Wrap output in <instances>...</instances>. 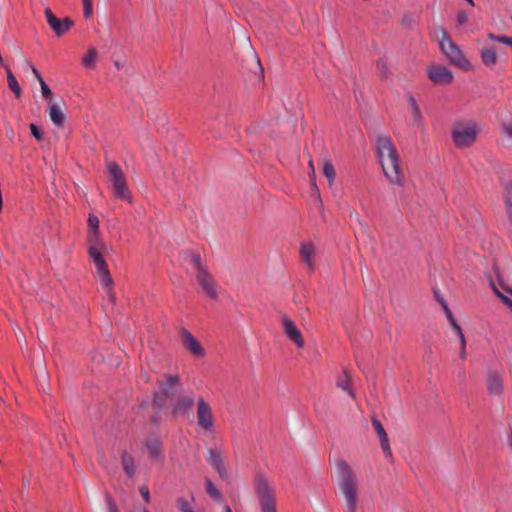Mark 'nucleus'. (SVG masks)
<instances>
[{
  "label": "nucleus",
  "instance_id": "nucleus-1",
  "mask_svg": "<svg viewBox=\"0 0 512 512\" xmlns=\"http://www.w3.org/2000/svg\"><path fill=\"white\" fill-rule=\"evenodd\" d=\"M88 226L90 228L88 236V254L93 261L98 279L103 288L107 290V296L110 300L114 299L111 292L113 279L109 273L103 254L107 252L108 246L99 234V219L97 216L90 214L88 217Z\"/></svg>",
  "mask_w": 512,
  "mask_h": 512
},
{
  "label": "nucleus",
  "instance_id": "nucleus-2",
  "mask_svg": "<svg viewBox=\"0 0 512 512\" xmlns=\"http://www.w3.org/2000/svg\"><path fill=\"white\" fill-rule=\"evenodd\" d=\"M376 149L386 179L393 185L403 187L405 185L404 172L400 164L399 154L391 138L383 135L378 136Z\"/></svg>",
  "mask_w": 512,
  "mask_h": 512
},
{
  "label": "nucleus",
  "instance_id": "nucleus-3",
  "mask_svg": "<svg viewBox=\"0 0 512 512\" xmlns=\"http://www.w3.org/2000/svg\"><path fill=\"white\" fill-rule=\"evenodd\" d=\"M338 486L345 500L347 512H357L359 481L351 467L344 460L336 463Z\"/></svg>",
  "mask_w": 512,
  "mask_h": 512
},
{
  "label": "nucleus",
  "instance_id": "nucleus-4",
  "mask_svg": "<svg viewBox=\"0 0 512 512\" xmlns=\"http://www.w3.org/2000/svg\"><path fill=\"white\" fill-rule=\"evenodd\" d=\"M479 132L480 127L475 121H459L452 127L451 139L457 148H469L476 142Z\"/></svg>",
  "mask_w": 512,
  "mask_h": 512
},
{
  "label": "nucleus",
  "instance_id": "nucleus-5",
  "mask_svg": "<svg viewBox=\"0 0 512 512\" xmlns=\"http://www.w3.org/2000/svg\"><path fill=\"white\" fill-rule=\"evenodd\" d=\"M442 38L439 40V47L442 53L449 59V61L463 70H470L471 64L464 56L460 47L455 44L445 29L440 30Z\"/></svg>",
  "mask_w": 512,
  "mask_h": 512
},
{
  "label": "nucleus",
  "instance_id": "nucleus-6",
  "mask_svg": "<svg viewBox=\"0 0 512 512\" xmlns=\"http://www.w3.org/2000/svg\"><path fill=\"white\" fill-rule=\"evenodd\" d=\"M106 170L107 177L112 185L114 194L122 200L131 201L126 179L119 165L113 161H106Z\"/></svg>",
  "mask_w": 512,
  "mask_h": 512
},
{
  "label": "nucleus",
  "instance_id": "nucleus-7",
  "mask_svg": "<svg viewBox=\"0 0 512 512\" xmlns=\"http://www.w3.org/2000/svg\"><path fill=\"white\" fill-rule=\"evenodd\" d=\"M158 386L159 390L154 394L153 403L161 408L174 395L175 391L181 388V383L178 376L166 374L162 380H158Z\"/></svg>",
  "mask_w": 512,
  "mask_h": 512
},
{
  "label": "nucleus",
  "instance_id": "nucleus-8",
  "mask_svg": "<svg viewBox=\"0 0 512 512\" xmlns=\"http://www.w3.org/2000/svg\"><path fill=\"white\" fill-rule=\"evenodd\" d=\"M261 512H276V500L272 487L263 478H258L255 485Z\"/></svg>",
  "mask_w": 512,
  "mask_h": 512
},
{
  "label": "nucleus",
  "instance_id": "nucleus-9",
  "mask_svg": "<svg viewBox=\"0 0 512 512\" xmlns=\"http://www.w3.org/2000/svg\"><path fill=\"white\" fill-rule=\"evenodd\" d=\"M196 417L198 426L206 431L212 432L215 428V417L211 405L203 398L199 397L196 402Z\"/></svg>",
  "mask_w": 512,
  "mask_h": 512
},
{
  "label": "nucleus",
  "instance_id": "nucleus-10",
  "mask_svg": "<svg viewBox=\"0 0 512 512\" xmlns=\"http://www.w3.org/2000/svg\"><path fill=\"white\" fill-rule=\"evenodd\" d=\"M281 324L283 332L287 338L293 342L297 348H303L305 344L304 338L301 331L297 328L295 322L287 315H283L281 318Z\"/></svg>",
  "mask_w": 512,
  "mask_h": 512
},
{
  "label": "nucleus",
  "instance_id": "nucleus-11",
  "mask_svg": "<svg viewBox=\"0 0 512 512\" xmlns=\"http://www.w3.org/2000/svg\"><path fill=\"white\" fill-rule=\"evenodd\" d=\"M429 79L437 85H448L453 81V73L442 65H431L427 68Z\"/></svg>",
  "mask_w": 512,
  "mask_h": 512
},
{
  "label": "nucleus",
  "instance_id": "nucleus-12",
  "mask_svg": "<svg viewBox=\"0 0 512 512\" xmlns=\"http://www.w3.org/2000/svg\"><path fill=\"white\" fill-rule=\"evenodd\" d=\"M45 17L47 23L57 36H62L67 33L74 24L70 18H57L49 8L45 9Z\"/></svg>",
  "mask_w": 512,
  "mask_h": 512
},
{
  "label": "nucleus",
  "instance_id": "nucleus-13",
  "mask_svg": "<svg viewBox=\"0 0 512 512\" xmlns=\"http://www.w3.org/2000/svg\"><path fill=\"white\" fill-rule=\"evenodd\" d=\"M207 462L218 472L222 479H226L228 476L227 468L225 466L222 451L217 448H210L207 450L206 455Z\"/></svg>",
  "mask_w": 512,
  "mask_h": 512
},
{
  "label": "nucleus",
  "instance_id": "nucleus-14",
  "mask_svg": "<svg viewBox=\"0 0 512 512\" xmlns=\"http://www.w3.org/2000/svg\"><path fill=\"white\" fill-rule=\"evenodd\" d=\"M182 344L184 348L195 357H203L205 351L199 341L187 330H181Z\"/></svg>",
  "mask_w": 512,
  "mask_h": 512
},
{
  "label": "nucleus",
  "instance_id": "nucleus-15",
  "mask_svg": "<svg viewBox=\"0 0 512 512\" xmlns=\"http://www.w3.org/2000/svg\"><path fill=\"white\" fill-rule=\"evenodd\" d=\"M195 403L193 393L178 396L172 404L171 412L174 416L184 415L190 411Z\"/></svg>",
  "mask_w": 512,
  "mask_h": 512
},
{
  "label": "nucleus",
  "instance_id": "nucleus-16",
  "mask_svg": "<svg viewBox=\"0 0 512 512\" xmlns=\"http://www.w3.org/2000/svg\"><path fill=\"white\" fill-rule=\"evenodd\" d=\"M196 278L198 283L202 287L203 291L208 297L212 299L217 298V290L214 279L211 277V275L207 272L206 269H200V271L196 273Z\"/></svg>",
  "mask_w": 512,
  "mask_h": 512
},
{
  "label": "nucleus",
  "instance_id": "nucleus-17",
  "mask_svg": "<svg viewBox=\"0 0 512 512\" xmlns=\"http://www.w3.org/2000/svg\"><path fill=\"white\" fill-rule=\"evenodd\" d=\"M486 385L491 396H501L503 393V379L496 371H488Z\"/></svg>",
  "mask_w": 512,
  "mask_h": 512
},
{
  "label": "nucleus",
  "instance_id": "nucleus-18",
  "mask_svg": "<svg viewBox=\"0 0 512 512\" xmlns=\"http://www.w3.org/2000/svg\"><path fill=\"white\" fill-rule=\"evenodd\" d=\"M372 425L379 437V440H380V446L384 452V454L387 456V457H391L392 456V451H391V448H390V445H389V440H388V436H387V433L383 427V425L381 424V422L376 419V418H373L372 419Z\"/></svg>",
  "mask_w": 512,
  "mask_h": 512
},
{
  "label": "nucleus",
  "instance_id": "nucleus-19",
  "mask_svg": "<svg viewBox=\"0 0 512 512\" xmlns=\"http://www.w3.org/2000/svg\"><path fill=\"white\" fill-rule=\"evenodd\" d=\"M121 463L125 474L129 478H134L136 474V465L134 457L126 450L121 452Z\"/></svg>",
  "mask_w": 512,
  "mask_h": 512
},
{
  "label": "nucleus",
  "instance_id": "nucleus-20",
  "mask_svg": "<svg viewBox=\"0 0 512 512\" xmlns=\"http://www.w3.org/2000/svg\"><path fill=\"white\" fill-rule=\"evenodd\" d=\"M300 255L302 260L305 262L309 269H313L314 267V255H315V246L308 242L302 243L300 248Z\"/></svg>",
  "mask_w": 512,
  "mask_h": 512
},
{
  "label": "nucleus",
  "instance_id": "nucleus-21",
  "mask_svg": "<svg viewBox=\"0 0 512 512\" xmlns=\"http://www.w3.org/2000/svg\"><path fill=\"white\" fill-rule=\"evenodd\" d=\"M48 114L54 125L57 127H62L64 125L65 115L62 109L56 103H49Z\"/></svg>",
  "mask_w": 512,
  "mask_h": 512
},
{
  "label": "nucleus",
  "instance_id": "nucleus-22",
  "mask_svg": "<svg viewBox=\"0 0 512 512\" xmlns=\"http://www.w3.org/2000/svg\"><path fill=\"white\" fill-rule=\"evenodd\" d=\"M146 447L149 452V456L154 460H160L163 458L161 442L159 439L153 438L146 442Z\"/></svg>",
  "mask_w": 512,
  "mask_h": 512
},
{
  "label": "nucleus",
  "instance_id": "nucleus-23",
  "mask_svg": "<svg viewBox=\"0 0 512 512\" xmlns=\"http://www.w3.org/2000/svg\"><path fill=\"white\" fill-rule=\"evenodd\" d=\"M491 287L494 293L512 310V299L509 297L512 295V289L502 286L503 291H501L493 282H491Z\"/></svg>",
  "mask_w": 512,
  "mask_h": 512
},
{
  "label": "nucleus",
  "instance_id": "nucleus-24",
  "mask_svg": "<svg viewBox=\"0 0 512 512\" xmlns=\"http://www.w3.org/2000/svg\"><path fill=\"white\" fill-rule=\"evenodd\" d=\"M480 56L482 62L488 67L494 66L497 62V54L494 48H484Z\"/></svg>",
  "mask_w": 512,
  "mask_h": 512
},
{
  "label": "nucleus",
  "instance_id": "nucleus-25",
  "mask_svg": "<svg viewBox=\"0 0 512 512\" xmlns=\"http://www.w3.org/2000/svg\"><path fill=\"white\" fill-rule=\"evenodd\" d=\"M7 72V81H8V87L9 89L15 94L16 97H19L21 95V88L20 85L16 79V77L13 75L11 70L8 66H4Z\"/></svg>",
  "mask_w": 512,
  "mask_h": 512
},
{
  "label": "nucleus",
  "instance_id": "nucleus-26",
  "mask_svg": "<svg viewBox=\"0 0 512 512\" xmlns=\"http://www.w3.org/2000/svg\"><path fill=\"white\" fill-rule=\"evenodd\" d=\"M183 258L185 261H188L197 272L200 271V269H205L198 254L187 251L183 254Z\"/></svg>",
  "mask_w": 512,
  "mask_h": 512
},
{
  "label": "nucleus",
  "instance_id": "nucleus-27",
  "mask_svg": "<svg viewBox=\"0 0 512 512\" xmlns=\"http://www.w3.org/2000/svg\"><path fill=\"white\" fill-rule=\"evenodd\" d=\"M205 486L206 491L209 494V496L214 499L215 501H221L222 500V494L220 491L216 488V486L211 482L210 479L205 480Z\"/></svg>",
  "mask_w": 512,
  "mask_h": 512
},
{
  "label": "nucleus",
  "instance_id": "nucleus-28",
  "mask_svg": "<svg viewBox=\"0 0 512 512\" xmlns=\"http://www.w3.org/2000/svg\"><path fill=\"white\" fill-rule=\"evenodd\" d=\"M97 58V51L94 48H90L87 54L82 59V64L85 67H94Z\"/></svg>",
  "mask_w": 512,
  "mask_h": 512
},
{
  "label": "nucleus",
  "instance_id": "nucleus-29",
  "mask_svg": "<svg viewBox=\"0 0 512 512\" xmlns=\"http://www.w3.org/2000/svg\"><path fill=\"white\" fill-rule=\"evenodd\" d=\"M323 174L331 185L335 179V169L330 161H325L323 165Z\"/></svg>",
  "mask_w": 512,
  "mask_h": 512
},
{
  "label": "nucleus",
  "instance_id": "nucleus-30",
  "mask_svg": "<svg viewBox=\"0 0 512 512\" xmlns=\"http://www.w3.org/2000/svg\"><path fill=\"white\" fill-rule=\"evenodd\" d=\"M176 504L180 512H194L193 507L189 501L183 497H179L176 500Z\"/></svg>",
  "mask_w": 512,
  "mask_h": 512
},
{
  "label": "nucleus",
  "instance_id": "nucleus-31",
  "mask_svg": "<svg viewBox=\"0 0 512 512\" xmlns=\"http://www.w3.org/2000/svg\"><path fill=\"white\" fill-rule=\"evenodd\" d=\"M83 4V15L85 19H89L93 15V3L92 0H82Z\"/></svg>",
  "mask_w": 512,
  "mask_h": 512
},
{
  "label": "nucleus",
  "instance_id": "nucleus-32",
  "mask_svg": "<svg viewBox=\"0 0 512 512\" xmlns=\"http://www.w3.org/2000/svg\"><path fill=\"white\" fill-rule=\"evenodd\" d=\"M337 387L341 388L342 390L347 391V392H348V394H349L351 397H354V393H353L352 389L350 388L349 380H348L347 375H345V376H344V378L339 379V380L337 381Z\"/></svg>",
  "mask_w": 512,
  "mask_h": 512
},
{
  "label": "nucleus",
  "instance_id": "nucleus-33",
  "mask_svg": "<svg viewBox=\"0 0 512 512\" xmlns=\"http://www.w3.org/2000/svg\"><path fill=\"white\" fill-rule=\"evenodd\" d=\"M489 38L494 42L502 43L512 47V37H507L504 35L496 36L494 34H489Z\"/></svg>",
  "mask_w": 512,
  "mask_h": 512
},
{
  "label": "nucleus",
  "instance_id": "nucleus-34",
  "mask_svg": "<svg viewBox=\"0 0 512 512\" xmlns=\"http://www.w3.org/2000/svg\"><path fill=\"white\" fill-rule=\"evenodd\" d=\"M411 112H412V123H413V125H415L417 127H422L423 126V118H422L420 109L419 108H415V109L411 110Z\"/></svg>",
  "mask_w": 512,
  "mask_h": 512
},
{
  "label": "nucleus",
  "instance_id": "nucleus-35",
  "mask_svg": "<svg viewBox=\"0 0 512 512\" xmlns=\"http://www.w3.org/2000/svg\"><path fill=\"white\" fill-rule=\"evenodd\" d=\"M504 200L506 204L507 213L509 215V218L512 220V188L506 191Z\"/></svg>",
  "mask_w": 512,
  "mask_h": 512
},
{
  "label": "nucleus",
  "instance_id": "nucleus-36",
  "mask_svg": "<svg viewBox=\"0 0 512 512\" xmlns=\"http://www.w3.org/2000/svg\"><path fill=\"white\" fill-rule=\"evenodd\" d=\"M39 84H40L42 96L44 98H50L52 96V91L49 88V86L47 85V83L44 81L43 78H40Z\"/></svg>",
  "mask_w": 512,
  "mask_h": 512
},
{
  "label": "nucleus",
  "instance_id": "nucleus-37",
  "mask_svg": "<svg viewBox=\"0 0 512 512\" xmlns=\"http://www.w3.org/2000/svg\"><path fill=\"white\" fill-rule=\"evenodd\" d=\"M377 69L382 77L387 78L389 76L388 66L383 60L378 61Z\"/></svg>",
  "mask_w": 512,
  "mask_h": 512
},
{
  "label": "nucleus",
  "instance_id": "nucleus-38",
  "mask_svg": "<svg viewBox=\"0 0 512 512\" xmlns=\"http://www.w3.org/2000/svg\"><path fill=\"white\" fill-rule=\"evenodd\" d=\"M442 306L445 310V314H446V317H447V320L449 321L450 325L453 326L454 324H456V320L451 312V310L449 309L448 305L446 304L445 301H442Z\"/></svg>",
  "mask_w": 512,
  "mask_h": 512
},
{
  "label": "nucleus",
  "instance_id": "nucleus-39",
  "mask_svg": "<svg viewBox=\"0 0 512 512\" xmlns=\"http://www.w3.org/2000/svg\"><path fill=\"white\" fill-rule=\"evenodd\" d=\"M456 20H457V24L459 26H462V25L467 23V21H468V14L465 11H462V10L458 11Z\"/></svg>",
  "mask_w": 512,
  "mask_h": 512
},
{
  "label": "nucleus",
  "instance_id": "nucleus-40",
  "mask_svg": "<svg viewBox=\"0 0 512 512\" xmlns=\"http://www.w3.org/2000/svg\"><path fill=\"white\" fill-rule=\"evenodd\" d=\"M30 130H31L32 135L37 140H41L43 138V132L35 124L30 125Z\"/></svg>",
  "mask_w": 512,
  "mask_h": 512
},
{
  "label": "nucleus",
  "instance_id": "nucleus-41",
  "mask_svg": "<svg viewBox=\"0 0 512 512\" xmlns=\"http://www.w3.org/2000/svg\"><path fill=\"white\" fill-rule=\"evenodd\" d=\"M106 502L109 512H119L116 503L112 500L110 496L106 497Z\"/></svg>",
  "mask_w": 512,
  "mask_h": 512
},
{
  "label": "nucleus",
  "instance_id": "nucleus-42",
  "mask_svg": "<svg viewBox=\"0 0 512 512\" xmlns=\"http://www.w3.org/2000/svg\"><path fill=\"white\" fill-rule=\"evenodd\" d=\"M503 133L510 139H512V123H503Z\"/></svg>",
  "mask_w": 512,
  "mask_h": 512
},
{
  "label": "nucleus",
  "instance_id": "nucleus-43",
  "mask_svg": "<svg viewBox=\"0 0 512 512\" xmlns=\"http://www.w3.org/2000/svg\"><path fill=\"white\" fill-rule=\"evenodd\" d=\"M139 492L141 494V496L143 497V499L146 501V502H149L150 501V493H149V489L147 486H141L139 488Z\"/></svg>",
  "mask_w": 512,
  "mask_h": 512
},
{
  "label": "nucleus",
  "instance_id": "nucleus-44",
  "mask_svg": "<svg viewBox=\"0 0 512 512\" xmlns=\"http://www.w3.org/2000/svg\"><path fill=\"white\" fill-rule=\"evenodd\" d=\"M27 66L32 71V73L35 75V77L37 78L38 81H40V78H43L41 76L40 72L38 71V69L34 65L27 63Z\"/></svg>",
  "mask_w": 512,
  "mask_h": 512
},
{
  "label": "nucleus",
  "instance_id": "nucleus-45",
  "mask_svg": "<svg viewBox=\"0 0 512 512\" xmlns=\"http://www.w3.org/2000/svg\"><path fill=\"white\" fill-rule=\"evenodd\" d=\"M309 169H310V172H309L310 179H311L312 182H314V180H315V169H314V165H313L312 159L309 160ZM313 185H315V183H313Z\"/></svg>",
  "mask_w": 512,
  "mask_h": 512
},
{
  "label": "nucleus",
  "instance_id": "nucleus-46",
  "mask_svg": "<svg viewBox=\"0 0 512 512\" xmlns=\"http://www.w3.org/2000/svg\"><path fill=\"white\" fill-rule=\"evenodd\" d=\"M408 101H409L411 110H413L415 108H419L416 99L412 95H409Z\"/></svg>",
  "mask_w": 512,
  "mask_h": 512
},
{
  "label": "nucleus",
  "instance_id": "nucleus-47",
  "mask_svg": "<svg viewBox=\"0 0 512 512\" xmlns=\"http://www.w3.org/2000/svg\"><path fill=\"white\" fill-rule=\"evenodd\" d=\"M452 328L454 329V331H455V333H456V335H457V337H458V338H460V337H461V335H464V333H463V331H462V329H461V327L459 326V324H458V323L454 324V325L452 326Z\"/></svg>",
  "mask_w": 512,
  "mask_h": 512
},
{
  "label": "nucleus",
  "instance_id": "nucleus-48",
  "mask_svg": "<svg viewBox=\"0 0 512 512\" xmlns=\"http://www.w3.org/2000/svg\"><path fill=\"white\" fill-rule=\"evenodd\" d=\"M459 357H460L462 360H465V359H466V347H465V348H460Z\"/></svg>",
  "mask_w": 512,
  "mask_h": 512
},
{
  "label": "nucleus",
  "instance_id": "nucleus-49",
  "mask_svg": "<svg viewBox=\"0 0 512 512\" xmlns=\"http://www.w3.org/2000/svg\"><path fill=\"white\" fill-rule=\"evenodd\" d=\"M459 341H460V348H465L466 347V339H465L464 335H461V337L459 338Z\"/></svg>",
  "mask_w": 512,
  "mask_h": 512
},
{
  "label": "nucleus",
  "instance_id": "nucleus-50",
  "mask_svg": "<svg viewBox=\"0 0 512 512\" xmlns=\"http://www.w3.org/2000/svg\"><path fill=\"white\" fill-rule=\"evenodd\" d=\"M508 443L512 447V429H511V431L509 433V436H508Z\"/></svg>",
  "mask_w": 512,
  "mask_h": 512
},
{
  "label": "nucleus",
  "instance_id": "nucleus-51",
  "mask_svg": "<svg viewBox=\"0 0 512 512\" xmlns=\"http://www.w3.org/2000/svg\"><path fill=\"white\" fill-rule=\"evenodd\" d=\"M224 512H232V510H231V508L228 505H226L224 507Z\"/></svg>",
  "mask_w": 512,
  "mask_h": 512
},
{
  "label": "nucleus",
  "instance_id": "nucleus-52",
  "mask_svg": "<svg viewBox=\"0 0 512 512\" xmlns=\"http://www.w3.org/2000/svg\"><path fill=\"white\" fill-rule=\"evenodd\" d=\"M471 6H474V1L473 0H466Z\"/></svg>",
  "mask_w": 512,
  "mask_h": 512
},
{
  "label": "nucleus",
  "instance_id": "nucleus-53",
  "mask_svg": "<svg viewBox=\"0 0 512 512\" xmlns=\"http://www.w3.org/2000/svg\"><path fill=\"white\" fill-rule=\"evenodd\" d=\"M143 512H149L148 510L144 509Z\"/></svg>",
  "mask_w": 512,
  "mask_h": 512
}]
</instances>
